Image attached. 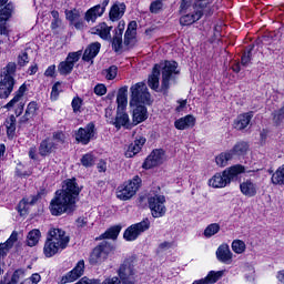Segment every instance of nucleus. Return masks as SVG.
<instances>
[{
    "mask_svg": "<svg viewBox=\"0 0 284 284\" xmlns=\"http://www.w3.org/2000/svg\"><path fill=\"white\" fill-rule=\"evenodd\" d=\"M67 283H72V271H69L60 280V284H67Z\"/></svg>",
    "mask_w": 284,
    "mask_h": 284,
    "instance_id": "nucleus-59",
    "label": "nucleus"
},
{
    "mask_svg": "<svg viewBox=\"0 0 284 284\" xmlns=\"http://www.w3.org/2000/svg\"><path fill=\"white\" fill-rule=\"evenodd\" d=\"M112 252H114V246L110 242H101L90 254V265H101V263L108 261V256H110Z\"/></svg>",
    "mask_w": 284,
    "mask_h": 284,
    "instance_id": "nucleus-6",
    "label": "nucleus"
},
{
    "mask_svg": "<svg viewBox=\"0 0 284 284\" xmlns=\"http://www.w3.org/2000/svg\"><path fill=\"white\" fill-rule=\"evenodd\" d=\"M119 234H121V225H115L106 230L103 234L97 237L95 241H103L105 239L116 241V239H119Z\"/></svg>",
    "mask_w": 284,
    "mask_h": 284,
    "instance_id": "nucleus-30",
    "label": "nucleus"
},
{
    "mask_svg": "<svg viewBox=\"0 0 284 284\" xmlns=\"http://www.w3.org/2000/svg\"><path fill=\"white\" fill-rule=\"evenodd\" d=\"M247 150H250V145L247 144V142H239L237 144L234 145L233 150H231L230 152H233V156L234 154H236L237 156H241L245 154Z\"/></svg>",
    "mask_w": 284,
    "mask_h": 284,
    "instance_id": "nucleus-43",
    "label": "nucleus"
},
{
    "mask_svg": "<svg viewBox=\"0 0 284 284\" xmlns=\"http://www.w3.org/2000/svg\"><path fill=\"white\" fill-rule=\"evenodd\" d=\"M83 186H79L77 179L72 178V204L77 203V197L81 194Z\"/></svg>",
    "mask_w": 284,
    "mask_h": 284,
    "instance_id": "nucleus-45",
    "label": "nucleus"
},
{
    "mask_svg": "<svg viewBox=\"0 0 284 284\" xmlns=\"http://www.w3.org/2000/svg\"><path fill=\"white\" fill-rule=\"evenodd\" d=\"M72 110L74 114H79L83 111V99L75 97L72 100Z\"/></svg>",
    "mask_w": 284,
    "mask_h": 284,
    "instance_id": "nucleus-47",
    "label": "nucleus"
},
{
    "mask_svg": "<svg viewBox=\"0 0 284 284\" xmlns=\"http://www.w3.org/2000/svg\"><path fill=\"white\" fill-rule=\"evenodd\" d=\"M118 276L122 284H136V280L134 278V266L130 261H125L120 265Z\"/></svg>",
    "mask_w": 284,
    "mask_h": 284,
    "instance_id": "nucleus-12",
    "label": "nucleus"
},
{
    "mask_svg": "<svg viewBox=\"0 0 284 284\" xmlns=\"http://www.w3.org/2000/svg\"><path fill=\"white\" fill-rule=\"evenodd\" d=\"M118 72L119 68H116V65H111L109 69H106V79L109 81L116 79Z\"/></svg>",
    "mask_w": 284,
    "mask_h": 284,
    "instance_id": "nucleus-50",
    "label": "nucleus"
},
{
    "mask_svg": "<svg viewBox=\"0 0 284 284\" xmlns=\"http://www.w3.org/2000/svg\"><path fill=\"white\" fill-rule=\"evenodd\" d=\"M223 274H225L224 271H211L206 277L196 280L193 282V284H213L221 281V278H223Z\"/></svg>",
    "mask_w": 284,
    "mask_h": 284,
    "instance_id": "nucleus-24",
    "label": "nucleus"
},
{
    "mask_svg": "<svg viewBox=\"0 0 284 284\" xmlns=\"http://www.w3.org/2000/svg\"><path fill=\"white\" fill-rule=\"evenodd\" d=\"M170 247H172V243L170 242H162L160 243L159 247H158V252H168V250H170Z\"/></svg>",
    "mask_w": 284,
    "mask_h": 284,
    "instance_id": "nucleus-60",
    "label": "nucleus"
},
{
    "mask_svg": "<svg viewBox=\"0 0 284 284\" xmlns=\"http://www.w3.org/2000/svg\"><path fill=\"white\" fill-rule=\"evenodd\" d=\"M253 118H254L253 112L240 114L233 124L235 130H245V128H247V125H250Z\"/></svg>",
    "mask_w": 284,
    "mask_h": 284,
    "instance_id": "nucleus-23",
    "label": "nucleus"
},
{
    "mask_svg": "<svg viewBox=\"0 0 284 284\" xmlns=\"http://www.w3.org/2000/svg\"><path fill=\"white\" fill-rule=\"evenodd\" d=\"M23 271L21 270H17L14 271V273L12 274L11 281L7 282V284H17L19 283V281H21V278H23Z\"/></svg>",
    "mask_w": 284,
    "mask_h": 284,
    "instance_id": "nucleus-51",
    "label": "nucleus"
},
{
    "mask_svg": "<svg viewBox=\"0 0 284 284\" xmlns=\"http://www.w3.org/2000/svg\"><path fill=\"white\" fill-rule=\"evenodd\" d=\"M44 77L54 78L57 77V65L52 64L44 71Z\"/></svg>",
    "mask_w": 284,
    "mask_h": 284,
    "instance_id": "nucleus-57",
    "label": "nucleus"
},
{
    "mask_svg": "<svg viewBox=\"0 0 284 284\" xmlns=\"http://www.w3.org/2000/svg\"><path fill=\"white\" fill-rule=\"evenodd\" d=\"M27 63H30V60L28 59V52H23L18 57V65H26Z\"/></svg>",
    "mask_w": 284,
    "mask_h": 284,
    "instance_id": "nucleus-56",
    "label": "nucleus"
},
{
    "mask_svg": "<svg viewBox=\"0 0 284 284\" xmlns=\"http://www.w3.org/2000/svg\"><path fill=\"white\" fill-rule=\"evenodd\" d=\"M200 17L193 11L192 13L184 14L180 18V23L182 26H192V23H196L200 21Z\"/></svg>",
    "mask_w": 284,
    "mask_h": 284,
    "instance_id": "nucleus-41",
    "label": "nucleus"
},
{
    "mask_svg": "<svg viewBox=\"0 0 284 284\" xmlns=\"http://www.w3.org/2000/svg\"><path fill=\"white\" fill-rule=\"evenodd\" d=\"M139 187H141V178L135 175L132 180L119 186L116 196L120 201H129V199H132L136 194Z\"/></svg>",
    "mask_w": 284,
    "mask_h": 284,
    "instance_id": "nucleus-7",
    "label": "nucleus"
},
{
    "mask_svg": "<svg viewBox=\"0 0 284 284\" xmlns=\"http://www.w3.org/2000/svg\"><path fill=\"white\" fill-rule=\"evenodd\" d=\"M125 24L119 23L118 28L115 29V33L112 38V48L114 52H121L123 50V30Z\"/></svg>",
    "mask_w": 284,
    "mask_h": 284,
    "instance_id": "nucleus-19",
    "label": "nucleus"
},
{
    "mask_svg": "<svg viewBox=\"0 0 284 284\" xmlns=\"http://www.w3.org/2000/svg\"><path fill=\"white\" fill-rule=\"evenodd\" d=\"M94 123H89L84 129L80 128L75 133V141L82 143V145H88L92 139H94Z\"/></svg>",
    "mask_w": 284,
    "mask_h": 284,
    "instance_id": "nucleus-14",
    "label": "nucleus"
},
{
    "mask_svg": "<svg viewBox=\"0 0 284 284\" xmlns=\"http://www.w3.org/2000/svg\"><path fill=\"white\" fill-rule=\"evenodd\" d=\"M29 281L31 284H37L39 281H41V275L39 274H32V276L29 277Z\"/></svg>",
    "mask_w": 284,
    "mask_h": 284,
    "instance_id": "nucleus-64",
    "label": "nucleus"
},
{
    "mask_svg": "<svg viewBox=\"0 0 284 284\" xmlns=\"http://www.w3.org/2000/svg\"><path fill=\"white\" fill-rule=\"evenodd\" d=\"M108 170V163L105 161L101 160L98 163V172H105Z\"/></svg>",
    "mask_w": 284,
    "mask_h": 284,
    "instance_id": "nucleus-63",
    "label": "nucleus"
},
{
    "mask_svg": "<svg viewBox=\"0 0 284 284\" xmlns=\"http://www.w3.org/2000/svg\"><path fill=\"white\" fill-rule=\"evenodd\" d=\"M59 88H61V82H55L51 90V101H57V99H59Z\"/></svg>",
    "mask_w": 284,
    "mask_h": 284,
    "instance_id": "nucleus-52",
    "label": "nucleus"
},
{
    "mask_svg": "<svg viewBox=\"0 0 284 284\" xmlns=\"http://www.w3.org/2000/svg\"><path fill=\"white\" fill-rule=\"evenodd\" d=\"M136 37L135 31H125L124 33V45H130L132 43V40Z\"/></svg>",
    "mask_w": 284,
    "mask_h": 284,
    "instance_id": "nucleus-53",
    "label": "nucleus"
},
{
    "mask_svg": "<svg viewBox=\"0 0 284 284\" xmlns=\"http://www.w3.org/2000/svg\"><path fill=\"white\" fill-rule=\"evenodd\" d=\"M150 105L152 103V95L148 91V85L143 82H138L131 87V101L130 105Z\"/></svg>",
    "mask_w": 284,
    "mask_h": 284,
    "instance_id": "nucleus-5",
    "label": "nucleus"
},
{
    "mask_svg": "<svg viewBox=\"0 0 284 284\" xmlns=\"http://www.w3.org/2000/svg\"><path fill=\"white\" fill-rule=\"evenodd\" d=\"M193 12L199 16L200 19L214 14V1L213 0H195L193 6Z\"/></svg>",
    "mask_w": 284,
    "mask_h": 284,
    "instance_id": "nucleus-11",
    "label": "nucleus"
},
{
    "mask_svg": "<svg viewBox=\"0 0 284 284\" xmlns=\"http://www.w3.org/2000/svg\"><path fill=\"white\" fill-rule=\"evenodd\" d=\"M219 232H221V224L212 223L205 227L203 235L205 239H212V236H215V234H219Z\"/></svg>",
    "mask_w": 284,
    "mask_h": 284,
    "instance_id": "nucleus-38",
    "label": "nucleus"
},
{
    "mask_svg": "<svg viewBox=\"0 0 284 284\" xmlns=\"http://www.w3.org/2000/svg\"><path fill=\"white\" fill-rule=\"evenodd\" d=\"M13 10L14 6L12 3H8V0H0V34L3 37H8L10 34L6 23H8V19L12 17Z\"/></svg>",
    "mask_w": 284,
    "mask_h": 284,
    "instance_id": "nucleus-9",
    "label": "nucleus"
},
{
    "mask_svg": "<svg viewBox=\"0 0 284 284\" xmlns=\"http://www.w3.org/2000/svg\"><path fill=\"white\" fill-rule=\"evenodd\" d=\"M240 191L244 196L252 199L253 196H256L258 187L252 180H246L240 184Z\"/></svg>",
    "mask_w": 284,
    "mask_h": 284,
    "instance_id": "nucleus-20",
    "label": "nucleus"
},
{
    "mask_svg": "<svg viewBox=\"0 0 284 284\" xmlns=\"http://www.w3.org/2000/svg\"><path fill=\"white\" fill-rule=\"evenodd\" d=\"M194 123H196L194 115H186L176 120L174 125L176 130H187V128H194Z\"/></svg>",
    "mask_w": 284,
    "mask_h": 284,
    "instance_id": "nucleus-27",
    "label": "nucleus"
},
{
    "mask_svg": "<svg viewBox=\"0 0 284 284\" xmlns=\"http://www.w3.org/2000/svg\"><path fill=\"white\" fill-rule=\"evenodd\" d=\"M271 181L273 185H284V165L280 166L276 172L273 173Z\"/></svg>",
    "mask_w": 284,
    "mask_h": 284,
    "instance_id": "nucleus-39",
    "label": "nucleus"
},
{
    "mask_svg": "<svg viewBox=\"0 0 284 284\" xmlns=\"http://www.w3.org/2000/svg\"><path fill=\"white\" fill-rule=\"evenodd\" d=\"M65 136L63 135V133H61V132H59V133H55V134H53V139H51L54 143H55V145H57V143H63V139H64Z\"/></svg>",
    "mask_w": 284,
    "mask_h": 284,
    "instance_id": "nucleus-62",
    "label": "nucleus"
},
{
    "mask_svg": "<svg viewBox=\"0 0 284 284\" xmlns=\"http://www.w3.org/2000/svg\"><path fill=\"white\" fill-rule=\"evenodd\" d=\"M70 243V236L65 235V231L57 227H51L48 231L47 240L43 246V254L47 258L59 254L61 250H65Z\"/></svg>",
    "mask_w": 284,
    "mask_h": 284,
    "instance_id": "nucleus-3",
    "label": "nucleus"
},
{
    "mask_svg": "<svg viewBox=\"0 0 284 284\" xmlns=\"http://www.w3.org/2000/svg\"><path fill=\"white\" fill-rule=\"evenodd\" d=\"M232 159H234V152H224L215 158V163L220 168H225V165H227L229 161H232Z\"/></svg>",
    "mask_w": 284,
    "mask_h": 284,
    "instance_id": "nucleus-36",
    "label": "nucleus"
},
{
    "mask_svg": "<svg viewBox=\"0 0 284 284\" xmlns=\"http://www.w3.org/2000/svg\"><path fill=\"white\" fill-rule=\"evenodd\" d=\"M113 125L116 128V130H121V128L132 130V128H134L133 122H130V115L121 110H118Z\"/></svg>",
    "mask_w": 284,
    "mask_h": 284,
    "instance_id": "nucleus-17",
    "label": "nucleus"
},
{
    "mask_svg": "<svg viewBox=\"0 0 284 284\" xmlns=\"http://www.w3.org/2000/svg\"><path fill=\"white\" fill-rule=\"evenodd\" d=\"M39 110V104L37 102H30L27 106L24 115L20 118V123H28L34 114H37V111Z\"/></svg>",
    "mask_w": 284,
    "mask_h": 284,
    "instance_id": "nucleus-31",
    "label": "nucleus"
},
{
    "mask_svg": "<svg viewBox=\"0 0 284 284\" xmlns=\"http://www.w3.org/2000/svg\"><path fill=\"white\" fill-rule=\"evenodd\" d=\"M125 14V3L114 4L109 13L111 21H119Z\"/></svg>",
    "mask_w": 284,
    "mask_h": 284,
    "instance_id": "nucleus-33",
    "label": "nucleus"
},
{
    "mask_svg": "<svg viewBox=\"0 0 284 284\" xmlns=\"http://www.w3.org/2000/svg\"><path fill=\"white\" fill-rule=\"evenodd\" d=\"M14 90V78L10 74H6L0 81V99H8Z\"/></svg>",
    "mask_w": 284,
    "mask_h": 284,
    "instance_id": "nucleus-15",
    "label": "nucleus"
},
{
    "mask_svg": "<svg viewBox=\"0 0 284 284\" xmlns=\"http://www.w3.org/2000/svg\"><path fill=\"white\" fill-rule=\"evenodd\" d=\"M39 241H41V231L39 229L31 230L27 235V245L34 247L39 245Z\"/></svg>",
    "mask_w": 284,
    "mask_h": 284,
    "instance_id": "nucleus-34",
    "label": "nucleus"
},
{
    "mask_svg": "<svg viewBox=\"0 0 284 284\" xmlns=\"http://www.w3.org/2000/svg\"><path fill=\"white\" fill-rule=\"evenodd\" d=\"M145 138L140 136L133 143H131L128 150L125 151L126 159H132V156H136V154L141 152V148L145 145Z\"/></svg>",
    "mask_w": 284,
    "mask_h": 284,
    "instance_id": "nucleus-21",
    "label": "nucleus"
},
{
    "mask_svg": "<svg viewBox=\"0 0 284 284\" xmlns=\"http://www.w3.org/2000/svg\"><path fill=\"white\" fill-rule=\"evenodd\" d=\"M108 88H105L104 84H98L94 87V93L98 94V97H103V94H106Z\"/></svg>",
    "mask_w": 284,
    "mask_h": 284,
    "instance_id": "nucleus-55",
    "label": "nucleus"
},
{
    "mask_svg": "<svg viewBox=\"0 0 284 284\" xmlns=\"http://www.w3.org/2000/svg\"><path fill=\"white\" fill-rule=\"evenodd\" d=\"M4 125L7 128L8 136H12L17 131V118H14V115H11L9 119L6 120Z\"/></svg>",
    "mask_w": 284,
    "mask_h": 284,
    "instance_id": "nucleus-42",
    "label": "nucleus"
},
{
    "mask_svg": "<svg viewBox=\"0 0 284 284\" xmlns=\"http://www.w3.org/2000/svg\"><path fill=\"white\" fill-rule=\"evenodd\" d=\"M101 50V43L99 42H93L91 44H89V47L84 50L83 53V61H92V59H94V57H97V54H99Z\"/></svg>",
    "mask_w": 284,
    "mask_h": 284,
    "instance_id": "nucleus-26",
    "label": "nucleus"
},
{
    "mask_svg": "<svg viewBox=\"0 0 284 284\" xmlns=\"http://www.w3.org/2000/svg\"><path fill=\"white\" fill-rule=\"evenodd\" d=\"M148 119V108L145 105L138 104L133 110V126L139 125V123H143Z\"/></svg>",
    "mask_w": 284,
    "mask_h": 284,
    "instance_id": "nucleus-22",
    "label": "nucleus"
},
{
    "mask_svg": "<svg viewBox=\"0 0 284 284\" xmlns=\"http://www.w3.org/2000/svg\"><path fill=\"white\" fill-rule=\"evenodd\" d=\"M118 110H125L128 105V87H122L116 97Z\"/></svg>",
    "mask_w": 284,
    "mask_h": 284,
    "instance_id": "nucleus-32",
    "label": "nucleus"
},
{
    "mask_svg": "<svg viewBox=\"0 0 284 284\" xmlns=\"http://www.w3.org/2000/svg\"><path fill=\"white\" fill-rule=\"evenodd\" d=\"M85 225H88V219L79 217L78 220H75V226L78 229L85 227Z\"/></svg>",
    "mask_w": 284,
    "mask_h": 284,
    "instance_id": "nucleus-61",
    "label": "nucleus"
},
{
    "mask_svg": "<svg viewBox=\"0 0 284 284\" xmlns=\"http://www.w3.org/2000/svg\"><path fill=\"white\" fill-rule=\"evenodd\" d=\"M99 284H121V280L116 276L108 277L103 282L99 280Z\"/></svg>",
    "mask_w": 284,
    "mask_h": 284,
    "instance_id": "nucleus-58",
    "label": "nucleus"
},
{
    "mask_svg": "<svg viewBox=\"0 0 284 284\" xmlns=\"http://www.w3.org/2000/svg\"><path fill=\"white\" fill-rule=\"evenodd\" d=\"M179 63L176 61H165L164 65L155 64L152 73L149 75L148 85L151 90L159 92L161 70H162V84L161 92H168L170 90V81L174 79V74H179Z\"/></svg>",
    "mask_w": 284,
    "mask_h": 284,
    "instance_id": "nucleus-1",
    "label": "nucleus"
},
{
    "mask_svg": "<svg viewBox=\"0 0 284 284\" xmlns=\"http://www.w3.org/2000/svg\"><path fill=\"white\" fill-rule=\"evenodd\" d=\"M49 210L52 216H61V214L72 210V179H68L62 183V189L55 192Z\"/></svg>",
    "mask_w": 284,
    "mask_h": 284,
    "instance_id": "nucleus-2",
    "label": "nucleus"
},
{
    "mask_svg": "<svg viewBox=\"0 0 284 284\" xmlns=\"http://www.w3.org/2000/svg\"><path fill=\"white\" fill-rule=\"evenodd\" d=\"M215 256L220 263H224L225 265H230L232 263L233 253L230 250V245L222 244L217 247L215 252Z\"/></svg>",
    "mask_w": 284,
    "mask_h": 284,
    "instance_id": "nucleus-16",
    "label": "nucleus"
},
{
    "mask_svg": "<svg viewBox=\"0 0 284 284\" xmlns=\"http://www.w3.org/2000/svg\"><path fill=\"white\" fill-rule=\"evenodd\" d=\"M85 272V262L80 260L74 268L72 270V280L77 281V278H81Z\"/></svg>",
    "mask_w": 284,
    "mask_h": 284,
    "instance_id": "nucleus-40",
    "label": "nucleus"
},
{
    "mask_svg": "<svg viewBox=\"0 0 284 284\" xmlns=\"http://www.w3.org/2000/svg\"><path fill=\"white\" fill-rule=\"evenodd\" d=\"M18 212H20L21 216L28 212V200L22 199L18 205Z\"/></svg>",
    "mask_w": 284,
    "mask_h": 284,
    "instance_id": "nucleus-54",
    "label": "nucleus"
},
{
    "mask_svg": "<svg viewBox=\"0 0 284 284\" xmlns=\"http://www.w3.org/2000/svg\"><path fill=\"white\" fill-rule=\"evenodd\" d=\"M58 72L62 77H68L72 72V52H69L67 59L59 63Z\"/></svg>",
    "mask_w": 284,
    "mask_h": 284,
    "instance_id": "nucleus-28",
    "label": "nucleus"
},
{
    "mask_svg": "<svg viewBox=\"0 0 284 284\" xmlns=\"http://www.w3.org/2000/svg\"><path fill=\"white\" fill-rule=\"evenodd\" d=\"M81 163L82 165H84V168H92V165H94V155L90 153L83 155L81 159Z\"/></svg>",
    "mask_w": 284,
    "mask_h": 284,
    "instance_id": "nucleus-48",
    "label": "nucleus"
},
{
    "mask_svg": "<svg viewBox=\"0 0 284 284\" xmlns=\"http://www.w3.org/2000/svg\"><path fill=\"white\" fill-rule=\"evenodd\" d=\"M26 84H22L19 90L17 91L16 95L13 97V99L11 101H9L4 108H7V110H10L11 108H14L16 103H19L21 99H23V94L26 93Z\"/></svg>",
    "mask_w": 284,
    "mask_h": 284,
    "instance_id": "nucleus-37",
    "label": "nucleus"
},
{
    "mask_svg": "<svg viewBox=\"0 0 284 284\" xmlns=\"http://www.w3.org/2000/svg\"><path fill=\"white\" fill-rule=\"evenodd\" d=\"M150 230V219H144L143 221L132 224L124 232L125 241H136L143 232H148Z\"/></svg>",
    "mask_w": 284,
    "mask_h": 284,
    "instance_id": "nucleus-10",
    "label": "nucleus"
},
{
    "mask_svg": "<svg viewBox=\"0 0 284 284\" xmlns=\"http://www.w3.org/2000/svg\"><path fill=\"white\" fill-rule=\"evenodd\" d=\"M165 161V151L163 149L153 150L152 153L145 159L142 168L144 170H152L156 165H161Z\"/></svg>",
    "mask_w": 284,
    "mask_h": 284,
    "instance_id": "nucleus-13",
    "label": "nucleus"
},
{
    "mask_svg": "<svg viewBox=\"0 0 284 284\" xmlns=\"http://www.w3.org/2000/svg\"><path fill=\"white\" fill-rule=\"evenodd\" d=\"M18 236L19 234L13 231L4 243H0V263H3V258L8 256V253L12 250L14 243H17Z\"/></svg>",
    "mask_w": 284,
    "mask_h": 284,
    "instance_id": "nucleus-18",
    "label": "nucleus"
},
{
    "mask_svg": "<svg viewBox=\"0 0 284 284\" xmlns=\"http://www.w3.org/2000/svg\"><path fill=\"white\" fill-rule=\"evenodd\" d=\"M163 8V2L161 0H155L150 6V12L152 14H159V11Z\"/></svg>",
    "mask_w": 284,
    "mask_h": 284,
    "instance_id": "nucleus-49",
    "label": "nucleus"
},
{
    "mask_svg": "<svg viewBox=\"0 0 284 284\" xmlns=\"http://www.w3.org/2000/svg\"><path fill=\"white\" fill-rule=\"evenodd\" d=\"M57 150V142L52 139H45L40 143L39 154L41 156H48V154H52Z\"/></svg>",
    "mask_w": 284,
    "mask_h": 284,
    "instance_id": "nucleus-25",
    "label": "nucleus"
},
{
    "mask_svg": "<svg viewBox=\"0 0 284 284\" xmlns=\"http://www.w3.org/2000/svg\"><path fill=\"white\" fill-rule=\"evenodd\" d=\"M245 242L241 240H234L232 242V250L235 254H243V252H245Z\"/></svg>",
    "mask_w": 284,
    "mask_h": 284,
    "instance_id": "nucleus-46",
    "label": "nucleus"
},
{
    "mask_svg": "<svg viewBox=\"0 0 284 284\" xmlns=\"http://www.w3.org/2000/svg\"><path fill=\"white\" fill-rule=\"evenodd\" d=\"M149 210H151V216L153 219H161L168 212L165 207V196L164 195H150L148 197Z\"/></svg>",
    "mask_w": 284,
    "mask_h": 284,
    "instance_id": "nucleus-8",
    "label": "nucleus"
},
{
    "mask_svg": "<svg viewBox=\"0 0 284 284\" xmlns=\"http://www.w3.org/2000/svg\"><path fill=\"white\" fill-rule=\"evenodd\" d=\"M245 172V168L243 165L236 164L231 168H227L222 173H216L209 180V185L211 187H227L239 176V174H243Z\"/></svg>",
    "mask_w": 284,
    "mask_h": 284,
    "instance_id": "nucleus-4",
    "label": "nucleus"
},
{
    "mask_svg": "<svg viewBox=\"0 0 284 284\" xmlns=\"http://www.w3.org/2000/svg\"><path fill=\"white\" fill-rule=\"evenodd\" d=\"M110 30H112V27H108L105 22H102L97 26V28L92 29V33L99 34L101 39L108 40V38L110 37Z\"/></svg>",
    "mask_w": 284,
    "mask_h": 284,
    "instance_id": "nucleus-35",
    "label": "nucleus"
},
{
    "mask_svg": "<svg viewBox=\"0 0 284 284\" xmlns=\"http://www.w3.org/2000/svg\"><path fill=\"white\" fill-rule=\"evenodd\" d=\"M103 12H105V8L101 7V4H97L95 7L89 9L85 13V21H88V23H94V21H97L98 17H101L103 14Z\"/></svg>",
    "mask_w": 284,
    "mask_h": 284,
    "instance_id": "nucleus-29",
    "label": "nucleus"
},
{
    "mask_svg": "<svg viewBox=\"0 0 284 284\" xmlns=\"http://www.w3.org/2000/svg\"><path fill=\"white\" fill-rule=\"evenodd\" d=\"M252 50H254V45H251L250 49L242 54L241 65H243V68L250 65V62L252 61Z\"/></svg>",
    "mask_w": 284,
    "mask_h": 284,
    "instance_id": "nucleus-44",
    "label": "nucleus"
}]
</instances>
